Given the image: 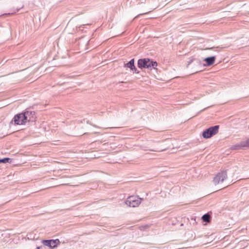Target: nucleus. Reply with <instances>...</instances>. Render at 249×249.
Segmentation results:
<instances>
[{
  "label": "nucleus",
  "mask_w": 249,
  "mask_h": 249,
  "mask_svg": "<svg viewBox=\"0 0 249 249\" xmlns=\"http://www.w3.org/2000/svg\"><path fill=\"white\" fill-rule=\"evenodd\" d=\"M215 48V47L207 48L205 49V50H213Z\"/></svg>",
  "instance_id": "a211bd4d"
},
{
  "label": "nucleus",
  "mask_w": 249,
  "mask_h": 249,
  "mask_svg": "<svg viewBox=\"0 0 249 249\" xmlns=\"http://www.w3.org/2000/svg\"><path fill=\"white\" fill-rule=\"evenodd\" d=\"M23 113L16 115L12 121H14L16 125H22L25 124L26 121Z\"/></svg>",
  "instance_id": "423d86ee"
},
{
  "label": "nucleus",
  "mask_w": 249,
  "mask_h": 249,
  "mask_svg": "<svg viewBox=\"0 0 249 249\" xmlns=\"http://www.w3.org/2000/svg\"><path fill=\"white\" fill-rule=\"evenodd\" d=\"M158 66L156 61H154L148 58H141L138 61V67L139 68L142 69H147L152 70L156 69Z\"/></svg>",
  "instance_id": "f257e3e1"
},
{
  "label": "nucleus",
  "mask_w": 249,
  "mask_h": 249,
  "mask_svg": "<svg viewBox=\"0 0 249 249\" xmlns=\"http://www.w3.org/2000/svg\"><path fill=\"white\" fill-rule=\"evenodd\" d=\"M138 4L144 3L145 0H136Z\"/></svg>",
  "instance_id": "f3484780"
},
{
  "label": "nucleus",
  "mask_w": 249,
  "mask_h": 249,
  "mask_svg": "<svg viewBox=\"0 0 249 249\" xmlns=\"http://www.w3.org/2000/svg\"><path fill=\"white\" fill-rule=\"evenodd\" d=\"M25 116L26 122H33L35 121L36 116V113L34 111L27 110L23 112Z\"/></svg>",
  "instance_id": "0eeeda50"
},
{
  "label": "nucleus",
  "mask_w": 249,
  "mask_h": 249,
  "mask_svg": "<svg viewBox=\"0 0 249 249\" xmlns=\"http://www.w3.org/2000/svg\"><path fill=\"white\" fill-rule=\"evenodd\" d=\"M150 11H149V12H145V13H142V14H139L138 15H137V16H136L134 18V19L138 18L139 17H140V16H142V15H146V14H148Z\"/></svg>",
  "instance_id": "dca6fc26"
},
{
  "label": "nucleus",
  "mask_w": 249,
  "mask_h": 249,
  "mask_svg": "<svg viewBox=\"0 0 249 249\" xmlns=\"http://www.w3.org/2000/svg\"><path fill=\"white\" fill-rule=\"evenodd\" d=\"M219 126L218 125L211 126L205 129L202 133V136L205 139L210 138L218 132Z\"/></svg>",
  "instance_id": "f03ea898"
},
{
  "label": "nucleus",
  "mask_w": 249,
  "mask_h": 249,
  "mask_svg": "<svg viewBox=\"0 0 249 249\" xmlns=\"http://www.w3.org/2000/svg\"><path fill=\"white\" fill-rule=\"evenodd\" d=\"M242 141L241 142L239 143L234 144L231 146V148L233 150H237L240 149L245 148V146L242 145Z\"/></svg>",
  "instance_id": "9d476101"
},
{
  "label": "nucleus",
  "mask_w": 249,
  "mask_h": 249,
  "mask_svg": "<svg viewBox=\"0 0 249 249\" xmlns=\"http://www.w3.org/2000/svg\"><path fill=\"white\" fill-rule=\"evenodd\" d=\"M227 178V173L226 171H223L218 173L213 178V182L215 185H217L223 182Z\"/></svg>",
  "instance_id": "20e7f679"
},
{
  "label": "nucleus",
  "mask_w": 249,
  "mask_h": 249,
  "mask_svg": "<svg viewBox=\"0 0 249 249\" xmlns=\"http://www.w3.org/2000/svg\"><path fill=\"white\" fill-rule=\"evenodd\" d=\"M242 145H244L245 147H249V138L245 141H242Z\"/></svg>",
  "instance_id": "2eb2a0df"
},
{
  "label": "nucleus",
  "mask_w": 249,
  "mask_h": 249,
  "mask_svg": "<svg viewBox=\"0 0 249 249\" xmlns=\"http://www.w3.org/2000/svg\"><path fill=\"white\" fill-rule=\"evenodd\" d=\"M142 199L137 196H130L125 200V204L130 207H138Z\"/></svg>",
  "instance_id": "7ed1b4c3"
},
{
  "label": "nucleus",
  "mask_w": 249,
  "mask_h": 249,
  "mask_svg": "<svg viewBox=\"0 0 249 249\" xmlns=\"http://www.w3.org/2000/svg\"><path fill=\"white\" fill-rule=\"evenodd\" d=\"M12 162V159L9 158H4L2 159H0V163H11Z\"/></svg>",
  "instance_id": "f8f14e48"
},
{
  "label": "nucleus",
  "mask_w": 249,
  "mask_h": 249,
  "mask_svg": "<svg viewBox=\"0 0 249 249\" xmlns=\"http://www.w3.org/2000/svg\"><path fill=\"white\" fill-rule=\"evenodd\" d=\"M201 219L204 222L208 223L210 222L211 216L209 213H207L202 216Z\"/></svg>",
  "instance_id": "9b49d317"
},
{
  "label": "nucleus",
  "mask_w": 249,
  "mask_h": 249,
  "mask_svg": "<svg viewBox=\"0 0 249 249\" xmlns=\"http://www.w3.org/2000/svg\"><path fill=\"white\" fill-rule=\"evenodd\" d=\"M144 150H149V151H156V152H160V151H164L165 150V149H161V150H159V149H152L150 147H146V148H142Z\"/></svg>",
  "instance_id": "ddd939ff"
},
{
  "label": "nucleus",
  "mask_w": 249,
  "mask_h": 249,
  "mask_svg": "<svg viewBox=\"0 0 249 249\" xmlns=\"http://www.w3.org/2000/svg\"><path fill=\"white\" fill-rule=\"evenodd\" d=\"M42 243L44 246L49 247L51 249L56 248L57 246L60 244V242L58 239L55 240H43Z\"/></svg>",
  "instance_id": "39448f33"
},
{
  "label": "nucleus",
  "mask_w": 249,
  "mask_h": 249,
  "mask_svg": "<svg viewBox=\"0 0 249 249\" xmlns=\"http://www.w3.org/2000/svg\"><path fill=\"white\" fill-rule=\"evenodd\" d=\"M215 60V56H213L205 58L204 61L206 62L207 66H210L214 63Z\"/></svg>",
  "instance_id": "1a4fd4ad"
},
{
  "label": "nucleus",
  "mask_w": 249,
  "mask_h": 249,
  "mask_svg": "<svg viewBox=\"0 0 249 249\" xmlns=\"http://www.w3.org/2000/svg\"><path fill=\"white\" fill-rule=\"evenodd\" d=\"M184 248H186V247H182L180 248V249H184Z\"/></svg>",
  "instance_id": "6ab92c4d"
},
{
  "label": "nucleus",
  "mask_w": 249,
  "mask_h": 249,
  "mask_svg": "<svg viewBox=\"0 0 249 249\" xmlns=\"http://www.w3.org/2000/svg\"><path fill=\"white\" fill-rule=\"evenodd\" d=\"M134 62V58L131 59L128 62L124 64V67L129 68L130 71H132L133 73H139L140 71H138L135 66Z\"/></svg>",
  "instance_id": "6e6552de"
},
{
  "label": "nucleus",
  "mask_w": 249,
  "mask_h": 249,
  "mask_svg": "<svg viewBox=\"0 0 249 249\" xmlns=\"http://www.w3.org/2000/svg\"><path fill=\"white\" fill-rule=\"evenodd\" d=\"M193 62H195L196 64H199V61L197 60L192 59L189 61L188 62V64L187 65V68H188L189 66Z\"/></svg>",
  "instance_id": "4468645a"
}]
</instances>
